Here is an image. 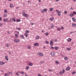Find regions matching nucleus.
<instances>
[{
    "instance_id": "1",
    "label": "nucleus",
    "mask_w": 76,
    "mask_h": 76,
    "mask_svg": "<svg viewBox=\"0 0 76 76\" xmlns=\"http://www.w3.org/2000/svg\"><path fill=\"white\" fill-rule=\"evenodd\" d=\"M23 16H25V17H26V18H28V15L26 14V13L24 12H23Z\"/></svg>"
},
{
    "instance_id": "2",
    "label": "nucleus",
    "mask_w": 76,
    "mask_h": 76,
    "mask_svg": "<svg viewBox=\"0 0 76 76\" xmlns=\"http://www.w3.org/2000/svg\"><path fill=\"white\" fill-rule=\"evenodd\" d=\"M38 55H39V56H44V54L42 53H37Z\"/></svg>"
},
{
    "instance_id": "3",
    "label": "nucleus",
    "mask_w": 76,
    "mask_h": 76,
    "mask_svg": "<svg viewBox=\"0 0 76 76\" xmlns=\"http://www.w3.org/2000/svg\"><path fill=\"white\" fill-rule=\"evenodd\" d=\"M14 41L15 42H19L20 41V40L18 39H14Z\"/></svg>"
},
{
    "instance_id": "4",
    "label": "nucleus",
    "mask_w": 76,
    "mask_h": 76,
    "mask_svg": "<svg viewBox=\"0 0 76 76\" xmlns=\"http://www.w3.org/2000/svg\"><path fill=\"white\" fill-rule=\"evenodd\" d=\"M3 21L4 22H9V19H8L7 18H6V19H4L3 20Z\"/></svg>"
},
{
    "instance_id": "5",
    "label": "nucleus",
    "mask_w": 76,
    "mask_h": 76,
    "mask_svg": "<svg viewBox=\"0 0 76 76\" xmlns=\"http://www.w3.org/2000/svg\"><path fill=\"white\" fill-rule=\"evenodd\" d=\"M5 58L6 60H7V61H9V58H8V56H5Z\"/></svg>"
},
{
    "instance_id": "6",
    "label": "nucleus",
    "mask_w": 76,
    "mask_h": 76,
    "mask_svg": "<svg viewBox=\"0 0 76 76\" xmlns=\"http://www.w3.org/2000/svg\"><path fill=\"white\" fill-rule=\"evenodd\" d=\"M51 54L52 56H55V54L53 52H52L51 53Z\"/></svg>"
},
{
    "instance_id": "7",
    "label": "nucleus",
    "mask_w": 76,
    "mask_h": 76,
    "mask_svg": "<svg viewBox=\"0 0 76 76\" xmlns=\"http://www.w3.org/2000/svg\"><path fill=\"white\" fill-rule=\"evenodd\" d=\"M10 7H11V8H12L14 7V5H13V4H10Z\"/></svg>"
},
{
    "instance_id": "8",
    "label": "nucleus",
    "mask_w": 76,
    "mask_h": 76,
    "mask_svg": "<svg viewBox=\"0 0 76 76\" xmlns=\"http://www.w3.org/2000/svg\"><path fill=\"white\" fill-rule=\"evenodd\" d=\"M34 45L35 46H39V44L37 43H36L34 44Z\"/></svg>"
},
{
    "instance_id": "9",
    "label": "nucleus",
    "mask_w": 76,
    "mask_h": 76,
    "mask_svg": "<svg viewBox=\"0 0 76 76\" xmlns=\"http://www.w3.org/2000/svg\"><path fill=\"white\" fill-rule=\"evenodd\" d=\"M0 64L1 65H3V64H4V62H0Z\"/></svg>"
},
{
    "instance_id": "10",
    "label": "nucleus",
    "mask_w": 76,
    "mask_h": 76,
    "mask_svg": "<svg viewBox=\"0 0 76 76\" xmlns=\"http://www.w3.org/2000/svg\"><path fill=\"white\" fill-rule=\"evenodd\" d=\"M70 67L69 66H68L66 69V70H70Z\"/></svg>"
},
{
    "instance_id": "11",
    "label": "nucleus",
    "mask_w": 76,
    "mask_h": 76,
    "mask_svg": "<svg viewBox=\"0 0 76 76\" xmlns=\"http://www.w3.org/2000/svg\"><path fill=\"white\" fill-rule=\"evenodd\" d=\"M64 60H67L69 59V58L66 56L64 57Z\"/></svg>"
},
{
    "instance_id": "12",
    "label": "nucleus",
    "mask_w": 76,
    "mask_h": 76,
    "mask_svg": "<svg viewBox=\"0 0 76 76\" xmlns=\"http://www.w3.org/2000/svg\"><path fill=\"white\" fill-rule=\"evenodd\" d=\"M57 13L58 16H60V15H61V12L60 11H58V12Z\"/></svg>"
},
{
    "instance_id": "13",
    "label": "nucleus",
    "mask_w": 76,
    "mask_h": 76,
    "mask_svg": "<svg viewBox=\"0 0 76 76\" xmlns=\"http://www.w3.org/2000/svg\"><path fill=\"white\" fill-rule=\"evenodd\" d=\"M53 42L52 41H50V45H52V46H53Z\"/></svg>"
},
{
    "instance_id": "14",
    "label": "nucleus",
    "mask_w": 76,
    "mask_h": 76,
    "mask_svg": "<svg viewBox=\"0 0 76 76\" xmlns=\"http://www.w3.org/2000/svg\"><path fill=\"white\" fill-rule=\"evenodd\" d=\"M72 26L73 27H76V24H72Z\"/></svg>"
},
{
    "instance_id": "15",
    "label": "nucleus",
    "mask_w": 76,
    "mask_h": 76,
    "mask_svg": "<svg viewBox=\"0 0 76 76\" xmlns=\"http://www.w3.org/2000/svg\"><path fill=\"white\" fill-rule=\"evenodd\" d=\"M57 30L58 31H61V28H57Z\"/></svg>"
},
{
    "instance_id": "16",
    "label": "nucleus",
    "mask_w": 76,
    "mask_h": 76,
    "mask_svg": "<svg viewBox=\"0 0 76 76\" xmlns=\"http://www.w3.org/2000/svg\"><path fill=\"white\" fill-rule=\"evenodd\" d=\"M72 20L74 22H76V19L75 18H72Z\"/></svg>"
},
{
    "instance_id": "17",
    "label": "nucleus",
    "mask_w": 76,
    "mask_h": 76,
    "mask_svg": "<svg viewBox=\"0 0 76 76\" xmlns=\"http://www.w3.org/2000/svg\"><path fill=\"white\" fill-rule=\"evenodd\" d=\"M20 36L21 38H22L23 39H24V38H25L24 36L22 35H20Z\"/></svg>"
},
{
    "instance_id": "18",
    "label": "nucleus",
    "mask_w": 76,
    "mask_h": 76,
    "mask_svg": "<svg viewBox=\"0 0 76 76\" xmlns=\"http://www.w3.org/2000/svg\"><path fill=\"white\" fill-rule=\"evenodd\" d=\"M54 49H55V50H58V47L57 46H56L54 48Z\"/></svg>"
},
{
    "instance_id": "19",
    "label": "nucleus",
    "mask_w": 76,
    "mask_h": 76,
    "mask_svg": "<svg viewBox=\"0 0 76 76\" xmlns=\"http://www.w3.org/2000/svg\"><path fill=\"white\" fill-rule=\"evenodd\" d=\"M28 65L30 66H33V64L32 63H30L28 64Z\"/></svg>"
},
{
    "instance_id": "20",
    "label": "nucleus",
    "mask_w": 76,
    "mask_h": 76,
    "mask_svg": "<svg viewBox=\"0 0 76 76\" xmlns=\"http://www.w3.org/2000/svg\"><path fill=\"white\" fill-rule=\"evenodd\" d=\"M39 38V36H37L36 37V39H38Z\"/></svg>"
},
{
    "instance_id": "21",
    "label": "nucleus",
    "mask_w": 76,
    "mask_h": 76,
    "mask_svg": "<svg viewBox=\"0 0 76 76\" xmlns=\"http://www.w3.org/2000/svg\"><path fill=\"white\" fill-rule=\"evenodd\" d=\"M17 22H20L21 20L20 19H18L16 20Z\"/></svg>"
},
{
    "instance_id": "22",
    "label": "nucleus",
    "mask_w": 76,
    "mask_h": 76,
    "mask_svg": "<svg viewBox=\"0 0 76 76\" xmlns=\"http://www.w3.org/2000/svg\"><path fill=\"white\" fill-rule=\"evenodd\" d=\"M12 19L14 22H16V20H15V18H12Z\"/></svg>"
},
{
    "instance_id": "23",
    "label": "nucleus",
    "mask_w": 76,
    "mask_h": 76,
    "mask_svg": "<svg viewBox=\"0 0 76 76\" xmlns=\"http://www.w3.org/2000/svg\"><path fill=\"white\" fill-rule=\"evenodd\" d=\"M7 14H4V17H5V18L7 17Z\"/></svg>"
},
{
    "instance_id": "24",
    "label": "nucleus",
    "mask_w": 76,
    "mask_h": 76,
    "mask_svg": "<svg viewBox=\"0 0 76 76\" xmlns=\"http://www.w3.org/2000/svg\"><path fill=\"white\" fill-rule=\"evenodd\" d=\"M4 12H5V13H7V12H8L7 11V10H4Z\"/></svg>"
},
{
    "instance_id": "25",
    "label": "nucleus",
    "mask_w": 76,
    "mask_h": 76,
    "mask_svg": "<svg viewBox=\"0 0 76 76\" xmlns=\"http://www.w3.org/2000/svg\"><path fill=\"white\" fill-rule=\"evenodd\" d=\"M67 41H72V39H71L70 38H69L68 39H67Z\"/></svg>"
},
{
    "instance_id": "26",
    "label": "nucleus",
    "mask_w": 76,
    "mask_h": 76,
    "mask_svg": "<svg viewBox=\"0 0 76 76\" xmlns=\"http://www.w3.org/2000/svg\"><path fill=\"white\" fill-rule=\"evenodd\" d=\"M62 73L64 74V73H65V70H64V69H62Z\"/></svg>"
},
{
    "instance_id": "27",
    "label": "nucleus",
    "mask_w": 76,
    "mask_h": 76,
    "mask_svg": "<svg viewBox=\"0 0 76 76\" xmlns=\"http://www.w3.org/2000/svg\"><path fill=\"white\" fill-rule=\"evenodd\" d=\"M69 16H74V14H70Z\"/></svg>"
},
{
    "instance_id": "28",
    "label": "nucleus",
    "mask_w": 76,
    "mask_h": 76,
    "mask_svg": "<svg viewBox=\"0 0 76 76\" xmlns=\"http://www.w3.org/2000/svg\"><path fill=\"white\" fill-rule=\"evenodd\" d=\"M55 63L56 64H59V62L58 61H55Z\"/></svg>"
},
{
    "instance_id": "29",
    "label": "nucleus",
    "mask_w": 76,
    "mask_h": 76,
    "mask_svg": "<svg viewBox=\"0 0 76 76\" xmlns=\"http://www.w3.org/2000/svg\"><path fill=\"white\" fill-rule=\"evenodd\" d=\"M59 75H62V74H63V72H61V71H60L59 72Z\"/></svg>"
},
{
    "instance_id": "30",
    "label": "nucleus",
    "mask_w": 76,
    "mask_h": 76,
    "mask_svg": "<svg viewBox=\"0 0 76 76\" xmlns=\"http://www.w3.org/2000/svg\"><path fill=\"white\" fill-rule=\"evenodd\" d=\"M45 43H46V44H48L49 43V42L48 41H46Z\"/></svg>"
},
{
    "instance_id": "31",
    "label": "nucleus",
    "mask_w": 76,
    "mask_h": 76,
    "mask_svg": "<svg viewBox=\"0 0 76 76\" xmlns=\"http://www.w3.org/2000/svg\"><path fill=\"white\" fill-rule=\"evenodd\" d=\"M53 10V8H50V11H51H51Z\"/></svg>"
},
{
    "instance_id": "32",
    "label": "nucleus",
    "mask_w": 76,
    "mask_h": 76,
    "mask_svg": "<svg viewBox=\"0 0 76 76\" xmlns=\"http://www.w3.org/2000/svg\"><path fill=\"white\" fill-rule=\"evenodd\" d=\"M29 31L28 30H27L26 31V33L27 34H28V33H29Z\"/></svg>"
},
{
    "instance_id": "33",
    "label": "nucleus",
    "mask_w": 76,
    "mask_h": 76,
    "mask_svg": "<svg viewBox=\"0 0 76 76\" xmlns=\"http://www.w3.org/2000/svg\"><path fill=\"white\" fill-rule=\"evenodd\" d=\"M15 36L16 37V38H17V37H18V34H15Z\"/></svg>"
},
{
    "instance_id": "34",
    "label": "nucleus",
    "mask_w": 76,
    "mask_h": 76,
    "mask_svg": "<svg viewBox=\"0 0 76 76\" xmlns=\"http://www.w3.org/2000/svg\"><path fill=\"white\" fill-rule=\"evenodd\" d=\"M16 75H17V76H19V73L17 72L16 73Z\"/></svg>"
},
{
    "instance_id": "35",
    "label": "nucleus",
    "mask_w": 76,
    "mask_h": 76,
    "mask_svg": "<svg viewBox=\"0 0 76 76\" xmlns=\"http://www.w3.org/2000/svg\"><path fill=\"white\" fill-rule=\"evenodd\" d=\"M45 35H46V36H48V33L47 32L45 33Z\"/></svg>"
},
{
    "instance_id": "36",
    "label": "nucleus",
    "mask_w": 76,
    "mask_h": 76,
    "mask_svg": "<svg viewBox=\"0 0 76 76\" xmlns=\"http://www.w3.org/2000/svg\"><path fill=\"white\" fill-rule=\"evenodd\" d=\"M9 75L8 74L6 73L4 74L5 76H8Z\"/></svg>"
},
{
    "instance_id": "37",
    "label": "nucleus",
    "mask_w": 76,
    "mask_h": 76,
    "mask_svg": "<svg viewBox=\"0 0 76 76\" xmlns=\"http://www.w3.org/2000/svg\"><path fill=\"white\" fill-rule=\"evenodd\" d=\"M48 70L50 72H53V70L51 69H49Z\"/></svg>"
},
{
    "instance_id": "38",
    "label": "nucleus",
    "mask_w": 76,
    "mask_h": 76,
    "mask_svg": "<svg viewBox=\"0 0 76 76\" xmlns=\"http://www.w3.org/2000/svg\"><path fill=\"white\" fill-rule=\"evenodd\" d=\"M54 20V18H51L50 19L51 21H53Z\"/></svg>"
},
{
    "instance_id": "39",
    "label": "nucleus",
    "mask_w": 76,
    "mask_h": 76,
    "mask_svg": "<svg viewBox=\"0 0 76 76\" xmlns=\"http://www.w3.org/2000/svg\"><path fill=\"white\" fill-rule=\"evenodd\" d=\"M26 68L27 70H28L29 69V67H28V66H27L26 67Z\"/></svg>"
},
{
    "instance_id": "40",
    "label": "nucleus",
    "mask_w": 76,
    "mask_h": 76,
    "mask_svg": "<svg viewBox=\"0 0 76 76\" xmlns=\"http://www.w3.org/2000/svg\"><path fill=\"white\" fill-rule=\"evenodd\" d=\"M44 12H47V10L46 9H44Z\"/></svg>"
},
{
    "instance_id": "41",
    "label": "nucleus",
    "mask_w": 76,
    "mask_h": 76,
    "mask_svg": "<svg viewBox=\"0 0 76 76\" xmlns=\"http://www.w3.org/2000/svg\"><path fill=\"white\" fill-rule=\"evenodd\" d=\"M24 35H25L26 37H28V34H24Z\"/></svg>"
},
{
    "instance_id": "42",
    "label": "nucleus",
    "mask_w": 76,
    "mask_h": 76,
    "mask_svg": "<svg viewBox=\"0 0 76 76\" xmlns=\"http://www.w3.org/2000/svg\"><path fill=\"white\" fill-rule=\"evenodd\" d=\"M25 73V72H23L21 73V74H22V75H24V74Z\"/></svg>"
},
{
    "instance_id": "43",
    "label": "nucleus",
    "mask_w": 76,
    "mask_h": 76,
    "mask_svg": "<svg viewBox=\"0 0 76 76\" xmlns=\"http://www.w3.org/2000/svg\"><path fill=\"white\" fill-rule=\"evenodd\" d=\"M44 63V61H42L40 62V63L41 64H43V63Z\"/></svg>"
},
{
    "instance_id": "44",
    "label": "nucleus",
    "mask_w": 76,
    "mask_h": 76,
    "mask_svg": "<svg viewBox=\"0 0 76 76\" xmlns=\"http://www.w3.org/2000/svg\"><path fill=\"white\" fill-rule=\"evenodd\" d=\"M16 29H17V30H20V29H21V28H17Z\"/></svg>"
},
{
    "instance_id": "45",
    "label": "nucleus",
    "mask_w": 76,
    "mask_h": 76,
    "mask_svg": "<svg viewBox=\"0 0 76 76\" xmlns=\"http://www.w3.org/2000/svg\"><path fill=\"white\" fill-rule=\"evenodd\" d=\"M5 46L6 47H9V45H8V44H6L5 45Z\"/></svg>"
},
{
    "instance_id": "46",
    "label": "nucleus",
    "mask_w": 76,
    "mask_h": 76,
    "mask_svg": "<svg viewBox=\"0 0 76 76\" xmlns=\"http://www.w3.org/2000/svg\"><path fill=\"white\" fill-rule=\"evenodd\" d=\"M67 50H70V48H67Z\"/></svg>"
},
{
    "instance_id": "47",
    "label": "nucleus",
    "mask_w": 76,
    "mask_h": 76,
    "mask_svg": "<svg viewBox=\"0 0 76 76\" xmlns=\"http://www.w3.org/2000/svg\"><path fill=\"white\" fill-rule=\"evenodd\" d=\"M73 33H75V31H71L70 32L71 34H73Z\"/></svg>"
},
{
    "instance_id": "48",
    "label": "nucleus",
    "mask_w": 76,
    "mask_h": 76,
    "mask_svg": "<svg viewBox=\"0 0 76 76\" xmlns=\"http://www.w3.org/2000/svg\"><path fill=\"white\" fill-rule=\"evenodd\" d=\"M72 74H75L76 73V72L74 71L72 72Z\"/></svg>"
},
{
    "instance_id": "49",
    "label": "nucleus",
    "mask_w": 76,
    "mask_h": 76,
    "mask_svg": "<svg viewBox=\"0 0 76 76\" xmlns=\"http://www.w3.org/2000/svg\"><path fill=\"white\" fill-rule=\"evenodd\" d=\"M10 22H12V19L10 18Z\"/></svg>"
},
{
    "instance_id": "50",
    "label": "nucleus",
    "mask_w": 76,
    "mask_h": 76,
    "mask_svg": "<svg viewBox=\"0 0 76 76\" xmlns=\"http://www.w3.org/2000/svg\"><path fill=\"white\" fill-rule=\"evenodd\" d=\"M73 13H74V14H75V15H76V12H73Z\"/></svg>"
},
{
    "instance_id": "51",
    "label": "nucleus",
    "mask_w": 76,
    "mask_h": 76,
    "mask_svg": "<svg viewBox=\"0 0 76 76\" xmlns=\"http://www.w3.org/2000/svg\"><path fill=\"white\" fill-rule=\"evenodd\" d=\"M67 11H65L64 12L65 14H67Z\"/></svg>"
},
{
    "instance_id": "52",
    "label": "nucleus",
    "mask_w": 76,
    "mask_h": 76,
    "mask_svg": "<svg viewBox=\"0 0 76 76\" xmlns=\"http://www.w3.org/2000/svg\"><path fill=\"white\" fill-rule=\"evenodd\" d=\"M9 54H10V55H12V54L11 53V52H9Z\"/></svg>"
},
{
    "instance_id": "53",
    "label": "nucleus",
    "mask_w": 76,
    "mask_h": 76,
    "mask_svg": "<svg viewBox=\"0 0 76 76\" xmlns=\"http://www.w3.org/2000/svg\"><path fill=\"white\" fill-rule=\"evenodd\" d=\"M54 27V26H53V25H52L51 26V28H53Z\"/></svg>"
},
{
    "instance_id": "54",
    "label": "nucleus",
    "mask_w": 76,
    "mask_h": 76,
    "mask_svg": "<svg viewBox=\"0 0 76 76\" xmlns=\"http://www.w3.org/2000/svg\"><path fill=\"white\" fill-rule=\"evenodd\" d=\"M56 12H57V13H58V12H59V11H58V10H56Z\"/></svg>"
},
{
    "instance_id": "55",
    "label": "nucleus",
    "mask_w": 76,
    "mask_h": 76,
    "mask_svg": "<svg viewBox=\"0 0 76 76\" xmlns=\"http://www.w3.org/2000/svg\"><path fill=\"white\" fill-rule=\"evenodd\" d=\"M70 9L72 10L73 9V7H71Z\"/></svg>"
},
{
    "instance_id": "56",
    "label": "nucleus",
    "mask_w": 76,
    "mask_h": 76,
    "mask_svg": "<svg viewBox=\"0 0 76 76\" xmlns=\"http://www.w3.org/2000/svg\"><path fill=\"white\" fill-rule=\"evenodd\" d=\"M7 33L9 34H10V32L9 31H7Z\"/></svg>"
},
{
    "instance_id": "57",
    "label": "nucleus",
    "mask_w": 76,
    "mask_h": 76,
    "mask_svg": "<svg viewBox=\"0 0 76 76\" xmlns=\"http://www.w3.org/2000/svg\"><path fill=\"white\" fill-rule=\"evenodd\" d=\"M51 48L52 49H53V48H54V47H51Z\"/></svg>"
},
{
    "instance_id": "58",
    "label": "nucleus",
    "mask_w": 76,
    "mask_h": 76,
    "mask_svg": "<svg viewBox=\"0 0 76 76\" xmlns=\"http://www.w3.org/2000/svg\"><path fill=\"white\" fill-rule=\"evenodd\" d=\"M42 13H44V10L42 11Z\"/></svg>"
},
{
    "instance_id": "59",
    "label": "nucleus",
    "mask_w": 76,
    "mask_h": 76,
    "mask_svg": "<svg viewBox=\"0 0 76 76\" xmlns=\"http://www.w3.org/2000/svg\"><path fill=\"white\" fill-rule=\"evenodd\" d=\"M1 19H2L0 17V21L1 20Z\"/></svg>"
},
{
    "instance_id": "60",
    "label": "nucleus",
    "mask_w": 76,
    "mask_h": 76,
    "mask_svg": "<svg viewBox=\"0 0 76 76\" xmlns=\"http://www.w3.org/2000/svg\"><path fill=\"white\" fill-rule=\"evenodd\" d=\"M28 48L29 49H30V48H31V47H30V46H28Z\"/></svg>"
},
{
    "instance_id": "61",
    "label": "nucleus",
    "mask_w": 76,
    "mask_h": 76,
    "mask_svg": "<svg viewBox=\"0 0 76 76\" xmlns=\"http://www.w3.org/2000/svg\"><path fill=\"white\" fill-rule=\"evenodd\" d=\"M43 48H44V49H45V48H45V46H44Z\"/></svg>"
},
{
    "instance_id": "62",
    "label": "nucleus",
    "mask_w": 76,
    "mask_h": 76,
    "mask_svg": "<svg viewBox=\"0 0 76 76\" xmlns=\"http://www.w3.org/2000/svg\"><path fill=\"white\" fill-rule=\"evenodd\" d=\"M38 76H41V75H40V74H39L38 75Z\"/></svg>"
},
{
    "instance_id": "63",
    "label": "nucleus",
    "mask_w": 76,
    "mask_h": 76,
    "mask_svg": "<svg viewBox=\"0 0 76 76\" xmlns=\"http://www.w3.org/2000/svg\"><path fill=\"white\" fill-rule=\"evenodd\" d=\"M61 28L62 29H64V28L63 27H61Z\"/></svg>"
},
{
    "instance_id": "64",
    "label": "nucleus",
    "mask_w": 76,
    "mask_h": 76,
    "mask_svg": "<svg viewBox=\"0 0 76 76\" xmlns=\"http://www.w3.org/2000/svg\"><path fill=\"white\" fill-rule=\"evenodd\" d=\"M25 76H28V75H27V74H25Z\"/></svg>"
}]
</instances>
